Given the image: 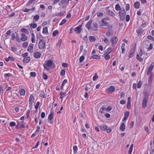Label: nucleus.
<instances>
[{"label":"nucleus","mask_w":154,"mask_h":154,"mask_svg":"<svg viewBox=\"0 0 154 154\" xmlns=\"http://www.w3.org/2000/svg\"><path fill=\"white\" fill-rule=\"evenodd\" d=\"M43 66L45 70L49 71L51 69H54L55 65L53 60H49L45 61L43 64Z\"/></svg>","instance_id":"nucleus-1"},{"label":"nucleus","mask_w":154,"mask_h":154,"mask_svg":"<svg viewBox=\"0 0 154 154\" xmlns=\"http://www.w3.org/2000/svg\"><path fill=\"white\" fill-rule=\"evenodd\" d=\"M110 19L109 17L103 18L101 19V21L103 24L106 25L107 28H112V26L110 25L109 23L107 22V21H109Z\"/></svg>","instance_id":"nucleus-2"},{"label":"nucleus","mask_w":154,"mask_h":154,"mask_svg":"<svg viewBox=\"0 0 154 154\" xmlns=\"http://www.w3.org/2000/svg\"><path fill=\"white\" fill-rule=\"evenodd\" d=\"M54 110L52 108L51 109V112L48 116V120L50 124H52L53 122L54 114Z\"/></svg>","instance_id":"nucleus-3"},{"label":"nucleus","mask_w":154,"mask_h":154,"mask_svg":"<svg viewBox=\"0 0 154 154\" xmlns=\"http://www.w3.org/2000/svg\"><path fill=\"white\" fill-rule=\"evenodd\" d=\"M119 14L120 20L122 21L124 20L125 19L126 15V13L125 10L124 9L121 10L120 11H119Z\"/></svg>","instance_id":"nucleus-4"},{"label":"nucleus","mask_w":154,"mask_h":154,"mask_svg":"<svg viewBox=\"0 0 154 154\" xmlns=\"http://www.w3.org/2000/svg\"><path fill=\"white\" fill-rule=\"evenodd\" d=\"M154 66V63L153 62L150 65L147 71V75H152V76H153V74L152 71L153 68Z\"/></svg>","instance_id":"nucleus-5"},{"label":"nucleus","mask_w":154,"mask_h":154,"mask_svg":"<svg viewBox=\"0 0 154 154\" xmlns=\"http://www.w3.org/2000/svg\"><path fill=\"white\" fill-rule=\"evenodd\" d=\"M45 42L44 40H41L38 43V47L40 50L43 49L45 47Z\"/></svg>","instance_id":"nucleus-6"},{"label":"nucleus","mask_w":154,"mask_h":154,"mask_svg":"<svg viewBox=\"0 0 154 154\" xmlns=\"http://www.w3.org/2000/svg\"><path fill=\"white\" fill-rule=\"evenodd\" d=\"M118 39V38L115 36H113L110 39V42L112 43L111 45L114 47L115 45L117 43Z\"/></svg>","instance_id":"nucleus-7"},{"label":"nucleus","mask_w":154,"mask_h":154,"mask_svg":"<svg viewBox=\"0 0 154 154\" xmlns=\"http://www.w3.org/2000/svg\"><path fill=\"white\" fill-rule=\"evenodd\" d=\"M17 125L16 127V129H20L22 128H25V126H24L25 123H23V121L22 122H17Z\"/></svg>","instance_id":"nucleus-8"},{"label":"nucleus","mask_w":154,"mask_h":154,"mask_svg":"<svg viewBox=\"0 0 154 154\" xmlns=\"http://www.w3.org/2000/svg\"><path fill=\"white\" fill-rule=\"evenodd\" d=\"M148 97H144L142 101V106L143 108H145L146 106L148 101Z\"/></svg>","instance_id":"nucleus-9"},{"label":"nucleus","mask_w":154,"mask_h":154,"mask_svg":"<svg viewBox=\"0 0 154 154\" xmlns=\"http://www.w3.org/2000/svg\"><path fill=\"white\" fill-rule=\"evenodd\" d=\"M115 88L113 86H111L106 90V92L108 94H111L115 91Z\"/></svg>","instance_id":"nucleus-10"},{"label":"nucleus","mask_w":154,"mask_h":154,"mask_svg":"<svg viewBox=\"0 0 154 154\" xmlns=\"http://www.w3.org/2000/svg\"><path fill=\"white\" fill-rule=\"evenodd\" d=\"M34 46V44L32 43H30L28 47L27 51L31 53H32L33 52Z\"/></svg>","instance_id":"nucleus-11"},{"label":"nucleus","mask_w":154,"mask_h":154,"mask_svg":"<svg viewBox=\"0 0 154 154\" xmlns=\"http://www.w3.org/2000/svg\"><path fill=\"white\" fill-rule=\"evenodd\" d=\"M82 26H79L74 29V31L77 34H79L82 30Z\"/></svg>","instance_id":"nucleus-12"},{"label":"nucleus","mask_w":154,"mask_h":154,"mask_svg":"<svg viewBox=\"0 0 154 154\" xmlns=\"http://www.w3.org/2000/svg\"><path fill=\"white\" fill-rule=\"evenodd\" d=\"M136 31L138 35L141 36L143 33L144 30L140 28H139L136 29Z\"/></svg>","instance_id":"nucleus-13"},{"label":"nucleus","mask_w":154,"mask_h":154,"mask_svg":"<svg viewBox=\"0 0 154 154\" xmlns=\"http://www.w3.org/2000/svg\"><path fill=\"white\" fill-rule=\"evenodd\" d=\"M112 48L111 46L109 47L104 52V54H109L112 52Z\"/></svg>","instance_id":"nucleus-14"},{"label":"nucleus","mask_w":154,"mask_h":154,"mask_svg":"<svg viewBox=\"0 0 154 154\" xmlns=\"http://www.w3.org/2000/svg\"><path fill=\"white\" fill-rule=\"evenodd\" d=\"M41 56L42 54L39 52L35 51L33 53V56L35 58H39Z\"/></svg>","instance_id":"nucleus-15"},{"label":"nucleus","mask_w":154,"mask_h":154,"mask_svg":"<svg viewBox=\"0 0 154 154\" xmlns=\"http://www.w3.org/2000/svg\"><path fill=\"white\" fill-rule=\"evenodd\" d=\"M106 11L107 13L109 15H110L113 17H114L115 16V14L112 11H111L109 9L107 8L106 10Z\"/></svg>","instance_id":"nucleus-16"},{"label":"nucleus","mask_w":154,"mask_h":154,"mask_svg":"<svg viewBox=\"0 0 154 154\" xmlns=\"http://www.w3.org/2000/svg\"><path fill=\"white\" fill-rule=\"evenodd\" d=\"M21 37L20 38V40L22 41H25L27 40L28 37L24 33H23L21 34Z\"/></svg>","instance_id":"nucleus-17"},{"label":"nucleus","mask_w":154,"mask_h":154,"mask_svg":"<svg viewBox=\"0 0 154 154\" xmlns=\"http://www.w3.org/2000/svg\"><path fill=\"white\" fill-rule=\"evenodd\" d=\"M34 97H29V107L32 106V105L33 103L34 102Z\"/></svg>","instance_id":"nucleus-18"},{"label":"nucleus","mask_w":154,"mask_h":154,"mask_svg":"<svg viewBox=\"0 0 154 154\" xmlns=\"http://www.w3.org/2000/svg\"><path fill=\"white\" fill-rule=\"evenodd\" d=\"M93 26L91 27V29L95 31L98 30V25L96 23H93Z\"/></svg>","instance_id":"nucleus-19"},{"label":"nucleus","mask_w":154,"mask_h":154,"mask_svg":"<svg viewBox=\"0 0 154 154\" xmlns=\"http://www.w3.org/2000/svg\"><path fill=\"white\" fill-rule=\"evenodd\" d=\"M92 20H90L85 25L86 27L88 30H89L90 28L91 25L92 23Z\"/></svg>","instance_id":"nucleus-20"},{"label":"nucleus","mask_w":154,"mask_h":154,"mask_svg":"<svg viewBox=\"0 0 154 154\" xmlns=\"http://www.w3.org/2000/svg\"><path fill=\"white\" fill-rule=\"evenodd\" d=\"M90 59H100V56L98 55H94L91 56L90 57Z\"/></svg>","instance_id":"nucleus-21"},{"label":"nucleus","mask_w":154,"mask_h":154,"mask_svg":"<svg viewBox=\"0 0 154 154\" xmlns=\"http://www.w3.org/2000/svg\"><path fill=\"white\" fill-rule=\"evenodd\" d=\"M42 33L44 35H47L48 34V32L47 27H43Z\"/></svg>","instance_id":"nucleus-22"},{"label":"nucleus","mask_w":154,"mask_h":154,"mask_svg":"<svg viewBox=\"0 0 154 154\" xmlns=\"http://www.w3.org/2000/svg\"><path fill=\"white\" fill-rule=\"evenodd\" d=\"M30 60V58L29 57H24L23 60V62L24 63H27Z\"/></svg>","instance_id":"nucleus-23"},{"label":"nucleus","mask_w":154,"mask_h":154,"mask_svg":"<svg viewBox=\"0 0 154 154\" xmlns=\"http://www.w3.org/2000/svg\"><path fill=\"white\" fill-rule=\"evenodd\" d=\"M31 41L32 43H35V34L33 33L31 34Z\"/></svg>","instance_id":"nucleus-24"},{"label":"nucleus","mask_w":154,"mask_h":154,"mask_svg":"<svg viewBox=\"0 0 154 154\" xmlns=\"http://www.w3.org/2000/svg\"><path fill=\"white\" fill-rule=\"evenodd\" d=\"M89 41L91 42H95L96 40V38L95 36H90L89 37Z\"/></svg>","instance_id":"nucleus-25"},{"label":"nucleus","mask_w":154,"mask_h":154,"mask_svg":"<svg viewBox=\"0 0 154 154\" xmlns=\"http://www.w3.org/2000/svg\"><path fill=\"white\" fill-rule=\"evenodd\" d=\"M67 82V79H64L62 82V85L61 87V89L62 90L63 89L64 87V86L65 84Z\"/></svg>","instance_id":"nucleus-26"},{"label":"nucleus","mask_w":154,"mask_h":154,"mask_svg":"<svg viewBox=\"0 0 154 154\" xmlns=\"http://www.w3.org/2000/svg\"><path fill=\"white\" fill-rule=\"evenodd\" d=\"M134 7L136 9H138L140 7V3L139 2H136L134 3Z\"/></svg>","instance_id":"nucleus-27"},{"label":"nucleus","mask_w":154,"mask_h":154,"mask_svg":"<svg viewBox=\"0 0 154 154\" xmlns=\"http://www.w3.org/2000/svg\"><path fill=\"white\" fill-rule=\"evenodd\" d=\"M67 1V0H61L60 2L59 5L60 6H62L63 5L66 4V3Z\"/></svg>","instance_id":"nucleus-28"},{"label":"nucleus","mask_w":154,"mask_h":154,"mask_svg":"<svg viewBox=\"0 0 154 154\" xmlns=\"http://www.w3.org/2000/svg\"><path fill=\"white\" fill-rule=\"evenodd\" d=\"M119 128L122 131H123L125 130V126L124 123L121 124Z\"/></svg>","instance_id":"nucleus-29"},{"label":"nucleus","mask_w":154,"mask_h":154,"mask_svg":"<svg viewBox=\"0 0 154 154\" xmlns=\"http://www.w3.org/2000/svg\"><path fill=\"white\" fill-rule=\"evenodd\" d=\"M39 18V16L38 15H37L34 16V19L33 20V23H35L37 21Z\"/></svg>","instance_id":"nucleus-30"},{"label":"nucleus","mask_w":154,"mask_h":154,"mask_svg":"<svg viewBox=\"0 0 154 154\" xmlns=\"http://www.w3.org/2000/svg\"><path fill=\"white\" fill-rule=\"evenodd\" d=\"M115 9L117 11H120L121 10H122L121 9V7L118 4H117L116 6H115Z\"/></svg>","instance_id":"nucleus-31"},{"label":"nucleus","mask_w":154,"mask_h":154,"mask_svg":"<svg viewBox=\"0 0 154 154\" xmlns=\"http://www.w3.org/2000/svg\"><path fill=\"white\" fill-rule=\"evenodd\" d=\"M20 31L21 32H23V33H25L26 34H28L29 33V30L25 28H22L20 29Z\"/></svg>","instance_id":"nucleus-32"},{"label":"nucleus","mask_w":154,"mask_h":154,"mask_svg":"<svg viewBox=\"0 0 154 154\" xmlns=\"http://www.w3.org/2000/svg\"><path fill=\"white\" fill-rule=\"evenodd\" d=\"M103 55L104 59L106 60H109L110 58V56L109 55L103 54Z\"/></svg>","instance_id":"nucleus-33"},{"label":"nucleus","mask_w":154,"mask_h":154,"mask_svg":"<svg viewBox=\"0 0 154 154\" xmlns=\"http://www.w3.org/2000/svg\"><path fill=\"white\" fill-rule=\"evenodd\" d=\"M143 82L140 79L138 81L137 83V88H140L141 87L142 85Z\"/></svg>","instance_id":"nucleus-34"},{"label":"nucleus","mask_w":154,"mask_h":154,"mask_svg":"<svg viewBox=\"0 0 154 154\" xmlns=\"http://www.w3.org/2000/svg\"><path fill=\"white\" fill-rule=\"evenodd\" d=\"M19 92L20 95L24 96L25 94V91L23 89H21L19 90Z\"/></svg>","instance_id":"nucleus-35"},{"label":"nucleus","mask_w":154,"mask_h":154,"mask_svg":"<svg viewBox=\"0 0 154 154\" xmlns=\"http://www.w3.org/2000/svg\"><path fill=\"white\" fill-rule=\"evenodd\" d=\"M141 56H140L138 54H137L136 55V57L137 59L140 62H142L143 61V59L141 57Z\"/></svg>","instance_id":"nucleus-36"},{"label":"nucleus","mask_w":154,"mask_h":154,"mask_svg":"<svg viewBox=\"0 0 154 154\" xmlns=\"http://www.w3.org/2000/svg\"><path fill=\"white\" fill-rule=\"evenodd\" d=\"M62 42V41L61 39L59 40L57 44V48H60Z\"/></svg>","instance_id":"nucleus-37"},{"label":"nucleus","mask_w":154,"mask_h":154,"mask_svg":"<svg viewBox=\"0 0 154 154\" xmlns=\"http://www.w3.org/2000/svg\"><path fill=\"white\" fill-rule=\"evenodd\" d=\"M152 77L153 76H152V75H149L148 80V83L149 85H150L151 84L152 81Z\"/></svg>","instance_id":"nucleus-38"},{"label":"nucleus","mask_w":154,"mask_h":154,"mask_svg":"<svg viewBox=\"0 0 154 154\" xmlns=\"http://www.w3.org/2000/svg\"><path fill=\"white\" fill-rule=\"evenodd\" d=\"M90 88H88V87H86L85 88V91L86 92H85V93L84 94V96H88V91H89L90 90Z\"/></svg>","instance_id":"nucleus-39"},{"label":"nucleus","mask_w":154,"mask_h":154,"mask_svg":"<svg viewBox=\"0 0 154 154\" xmlns=\"http://www.w3.org/2000/svg\"><path fill=\"white\" fill-rule=\"evenodd\" d=\"M100 128L103 131H105L107 128V126L104 125H102L100 126Z\"/></svg>","instance_id":"nucleus-40"},{"label":"nucleus","mask_w":154,"mask_h":154,"mask_svg":"<svg viewBox=\"0 0 154 154\" xmlns=\"http://www.w3.org/2000/svg\"><path fill=\"white\" fill-rule=\"evenodd\" d=\"M73 152L74 154H76L78 151V148L77 146L75 145L73 146Z\"/></svg>","instance_id":"nucleus-41"},{"label":"nucleus","mask_w":154,"mask_h":154,"mask_svg":"<svg viewBox=\"0 0 154 154\" xmlns=\"http://www.w3.org/2000/svg\"><path fill=\"white\" fill-rule=\"evenodd\" d=\"M35 0H29L26 4V6L31 5Z\"/></svg>","instance_id":"nucleus-42"},{"label":"nucleus","mask_w":154,"mask_h":154,"mask_svg":"<svg viewBox=\"0 0 154 154\" xmlns=\"http://www.w3.org/2000/svg\"><path fill=\"white\" fill-rule=\"evenodd\" d=\"M133 144H132L130 147V149L128 151V154H131L132 152V149L133 147Z\"/></svg>","instance_id":"nucleus-43"},{"label":"nucleus","mask_w":154,"mask_h":154,"mask_svg":"<svg viewBox=\"0 0 154 154\" xmlns=\"http://www.w3.org/2000/svg\"><path fill=\"white\" fill-rule=\"evenodd\" d=\"M29 26L32 28L35 29L37 26V25L35 23H32L30 24Z\"/></svg>","instance_id":"nucleus-44"},{"label":"nucleus","mask_w":154,"mask_h":154,"mask_svg":"<svg viewBox=\"0 0 154 154\" xmlns=\"http://www.w3.org/2000/svg\"><path fill=\"white\" fill-rule=\"evenodd\" d=\"M11 32L10 30H9L7 31L5 35V37L7 38H8V36H9L10 35Z\"/></svg>","instance_id":"nucleus-45"},{"label":"nucleus","mask_w":154,"mask_h":154,"mask_svg":"<svg viewBox=\"0 0 154 154\" xmlns=\"http://www.w3.org/2000/svg\"><path fill=\"white\" fill-rule=\"evenodd\" d=\"M100 27L103 29H109L111 28H107L105 25L102 24L100 25Z\"/></svg>","instance_id":"nucleus-46"},{"label":"nucleus","mask_w":154,"mask_h":154,"mask_svg":"<svg viewBox=\"0 0 154 154\" xmlns=\"http://www.w3.org/2000/svg\"><path fill=\"white\" fill-rule=\"evenodd\" d=\"M97 15L98 17H102L103 15V12H98L97 13Z\"/></svg>","instance_id":"nucleus-47"},{"label":"nucleus","mask_w":154,"mask_h":154,"mask_svg":"<svg viewBox=\"0 0 154 154\" xmlns=\"http://www.w3.org/2000/svg\"><path fill=\"white\" fill-rule=\"evenodd\" d=\"M59 33V32L57 30L54 31L52 33V35L54 36H56Z\"/></svg>","instance_id":"nucleus-48"},{"label":"nucleus","mask_w":154,"mask_h":154,"mask_svg":"<svg viewBox=\"0 0 154 154\" xmlns=\"http://www.w3.org/2000/svg\"><path fill=\"white\" fill-rule=\"evenodd\" d=\"M98 76L96 73L94 74V75L93 78V80L94 81H95L98 78Z\"/></svg>","instance_id":"nucleus-49"},{"label":"nucleus","mask_w":154,"mask_h":154,"mask_svg":"<svg viewBox=\"0 0 154 154\" xmlns=\"http://www.w3.org/2000/svg\"><path fill=\"white\" fill-rule=\"evenodd\" d=\"M30 75L33 78H35L36 76V73L35 72H30Z\"/></svg>","instance_id":"nucleus-50"},{"label":"nucleus","mask_w":154,"mask_h":154,"mask_svg":"<svg viewBox=\"0 0 154 154\" xmlns=\"http://www.w3.org/2000/svg\"><path fill=\"white\" fill-rule=\"evenodd\" d=\"M67 20L66 19H63L60 23L59 25L60 26H62L63 25L64 23H65L66 22Z\"/></svg>","instance_id":"nucleus-51"},{"label":"nucleus","mask_w":154,"mask_h":154,"mask_svg":"<svg viewBox=\"0 0 154 154\" xmlns=\"http://www.w3.org/2000/svg\"><path fill=\"white\" fill-rule=\"evenodd\" d=\"M43 78L45 80H47L48 79V75L46 74L45 73H43L42 75Z\"/></svg>","instance_id":"nucleus-52"},{"label":"nucleus","mask_w":154,"mask_h":154,"mask_svg":"<svg viewBox=\"0 0 154 154\" xmlns=\"http://www.w3.org/2000/svg\"><path fill=\"white\" fill-rule=\"evenodd\" d=\"M9 125L10 126L13 127L15 126L16 125V124L15 122H12L10 123Z\"/></svg>","instance_id":"nucleus-53"},{"label":"nucleus","mask_w":154,"mask_h":154,"mask_svg":"<svg viewBox=\"0 0 154 154\" xmlns=\"http://www.w3.org/2000/svg\"><path fill=\"white\" fill-rule=\"evenodd\" d=\"M15 39H16V41L18 43H20L21 42V40L20 39V38L18 37L17 35V34H16V36L15 37Z\"/></svg>","instance_id":"nucleus-54"},{"label":"nucleus","mask_w":154,"mask_h":154,"mask_svg":"<svg viewBox=\"0 0 154 154\" xmlns=\"http://www.w3.org/2000/svg\"><path fill=\"white\" fill-rule=\"evenodd\" d=\"M111 31L110 30L108 29L107 30L106 33V35L107 36H110L111 35Z\"/></svg>","instance_id":"nucleus-55"},{"label":"nucleus","mask_w":154,"mask_h":154,"mask_svg":"<svg viewBox=\"0 0 154 154\" xmlns=\"http://www.w3.org/2000/svg\"><path fill=\"white\" fill-rule=\"evenodd\" d=\"M85 59V57L84 56H82L80 57L79 58V61L81 63L83 62L84 59Z\"/></svg>","instance_id":"nucleus-56"},{"label":"nucleus","mask_w":154,"mask_h":154,"mask_svg":"<svg viewBox=\"0 0 154 154\" xmlns=\"http://www.w3.org/2000/svg\"><path fill=\"white\" fill-rule=\"evenodd\" d=\"M129 114V112L128 111H126L124 113V117L128 118Z\"/></svg>","instance_id":"nucleus-57"},{"label":"nucleus","mask_w":154,"mask_h":154,"mask_svg":"<svg viewBox=\"0 0 154 154\" xmlns=\"http://www.w3.org/2000/svg\"><path fill=\"white\" fill-rule=\"evenodd\" d=\"M62 66L64 68L67 67L68 66V65L67 63H62Z\"/></svg>","instance_id":"nucleus-58"},{"label":"nucleus","mask_w":154,"mask_h":154,"mask_svg":"<svg viewBox=\"0 0 154 154\" xmlns=\"http://www.w3.org/2000/svg\"><path fill=\"white\" fill-rule=\"evenodd\" d=\"M103 41L105 43H106V44H108L109 43V41L108 39L106 38H104Z\"/></svg>","instance_id":"nucleus-59"},{"label":"nucleus","mask_w":154,"mask_h":154,"mask_svg":"<svg viewBox=\"0 0 154 154\" xmlns=\"http://www.w3.org/2000/svg\"><path fill=\"white\" fill-rule=\"evenodd\" d=\"M147 38L148 39L152 40V41H154V38L151 35H149L147 36Z\"/></svg>","instance_id":"nucleus-60"},{"label":"nucleus","mask_w":154,"mask_h":154,"mask_svg":"<svg viewBox=\"0 0 154 154\" xmlns=\"http://www.w3.org/2000/svg\"><path fill=\"white\" fill-rule=\"evenodd\" d=\"M112 109V107L111 106H109L106 109V110L107 112L110 111Z\"/></svg>","instance_id":"nucleus-61"},{"label":"nucleus","mask_w":154,"mask_h":154,"mask_svg":"<svg viewBox=\"0 0 154 154\" xmlns=\"http://www.w3.org/2000/svg\"><path fill=\"white\" fill-rule=\"evenodd\" d=\"M28 43L27 42H24L23 44V47L26 48L28 45Z\"/></svg>","instance_id":"nucleus-62"},{"label":"nucleus","mask_w":154,"mask_h":154,"mask_svg":"<svg viewBox=\"0 0 154 154\" xmlns=\"http://www.w3.org/2000/svg\"><path fill=\"white\" fill-rule=\"evenodd\" d=\"M11 75V74L10 73H5L4 74V76L5 77H10Z\"/></svg>","instance_id":"nucleus-63"},{"label":"nucleus","mask_w":154,"mask_h":154,"mask_svg":"<svg viewBox=\"0 0 154 154\" xmlns=\"http://www.w3.org/2000/svg\"><path fill=\"white\" fill-rule=\"evenodd\" d=\"M65 70H62L60 72V75L62 76H63L65 75Z\"/></svg>","instance_id":"nucleus-64"}]
</instances>
